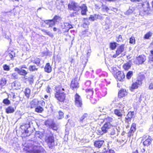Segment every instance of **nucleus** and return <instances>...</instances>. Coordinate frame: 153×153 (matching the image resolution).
<instances>
[{
  "instance_id": "nucleus-5",
  "label": "nucleus",
  "mask_w": 153,
  "mask_h": 153,
  "mask_svg": "<svg viewBox=\"0 0 153 153\" xmlns=\"http://www.w3.org/2000/svg\"><path fill=\"white\" fill-rule=\"evenodd\" d=\"M68 8L70 10H73L76 12H78L80 10V8L79 4L73 1H71L68 4Z\"/></svg>"
},
{
  "instance_id": "nucleus-22",
  "label": "nucleus",
  "mask_w": 153,
  "mask_h": 153,
  "mask_svg": "<svg viewBox=\"0 0 153 153\" xmlns=\"http://www.w3.org/2000/svg\"><path fill=\"white\" fill-rule=\"evenodd\" d=\"M142 7L143 9V12L147 13L149 10V4L148 2H145L144 3L142 4Z\"/></svg>"
},
{
  "instance_id": "nucleus-9",
  "label": "nucleus",
  "mask_w": 153,
  "mask_h": 153,
  "mask_svg": "<svg viewBox=\"0 0 153 153\" xmlns=\"http://www.w3.org/2000/svg\"><path fill=\"white\" fill-rule=\"evenodd\" d=\"M151 137L149 135L144 136L142 138V140H145L143 142V144L145 146H148L152 142Z\"/></svg>"
},
{
  "instance_id": "nucleus-52",
  "label": "nucleus",
  "mask_w": 153,
  "mask_h": 153,
  "mask_svg": "<svg viewBox=\"0 0 153 153\" xmlns=\"http://www.w3.org/2000/svg\"><path fill=\"white\" fill-rule=\"evenodd\" d=\"M40 60L39 58H36L35 59L33 63L36 64L38 66L39 64L40 63Z\"/></svg>"
},
{
  "instance_id": "nucleus-36",
  "label": "nucleus",
  "mask_w": 153,
  "mask_h": 153,
  "mask_svg": "<svg viewBox=\"0 0 153 153\" xmlns=\"http://www.w3.org/2000/svg\"><path fill=\"white\" fill-rule=\"evenodd\" d=\"M102 10L103 11H106V12H108L110 9V7L108 8L106 6L103 5L102 3Z\"/></svg>"
},
{
  "instance_id": "nucleus-29",
  "label": "nucleus",
  "mask_w": 153,
  "mask_h": 153,
  "mask_svg": "<svg viewBox=\"0 0 153 153\" xmlns=\"http://www.w3.org/2000/svg\"><path fill=\"white\" fill-rule=\"evenodd\" d=\"M7 79L4 77H2L0 79V86L2 87L4 86L7 83Z\"/></svg>"
},
{
  "instance_id": "nucleus-54",
  "label": "nucleus",
  "mask_w": 153,
  "mask_h": 153,
  "mask_svg": "<svg viewBox=\"0 0 153 153\" xmlns=\"http://www.w3.org/2000/svg\"><path fill=\"white\" fill-rule=\"evenodd\" d=\"M104 153H115V152L113 150L109 149L106 151L104 152Z\"/></svg>"
},
{
  "instance_id": "nucleus-20",
  "label": "nucleus",
  "mask_w": 153,
  "mask_h": 153,
  "mask_svg": "<svg viewBox=\"0 0 153 153\" xmlns=\"http://www.w3.org/2000/svg\"><path fill=\"white\" fill-rule=\"evenodd\" d=\"M80 10H81V13L82 15H85L88 11L87 7L85 4H83L80 6Z\"/></svg>"
},
{
  "instance_id": "nucleus-39",
  "label": "nucleus",
  "mask_w": 153,
  "mask_h": 153,
  "mask_svg": "<svg viewBox=\"0 0 153 153\" xmlns=\"http://www.w3.org/2000/svg\"><path fill=\"white\" fill-rule=\"evenodd\" d=\"M116 44V42L111 43L110 44V48L112 50H114L117 47Z\"/></svg>"
},
{
  "instance_id": "nucleus-64",
  "label": "nucleus",
  "mask_w": 153,
  "mask_h": 153,
  "mask_svg": "<svg viewBox=\"0 0 153 153\" xmlns=\"http://www.w3.org/2000/svg\"><path fill=\"white\" fill-rule=\"evenodd\" d=\"M76 12H75V13H72V14H71V15H70L71 16V17H73V16H74V14H76Z\"/></svg>"
},
{
  "instance_id": "nucleus-23",
  "label": "nucleus",
  "mask_w": 153,
  "mask_h": 153,
  "mask_svg": "<svg viewBox=\"0 0 153 153\" xmlns=\"http://www.w3.org/2000/svg\"><path fill=\"white\" fill-rule=\"evenodd\" d=\"M87 96V97L88 99H90L93 94V91L92 89H87L85 90Z\"/></svg>"
},
{
  "instance_id": "nucleus-56",
  "label": "nucleus",
  "mask_w": 153,
  "mask_h": 153,
  "mask_svg": "<svg viewBox=\"0 0 153 153\" xmlns=\"http://www.w3.org/2000/svg\"><path fill=\"white\" fill-rule=\"evenodd\" d=\"M131 119L130 118H128V117H126L125 118V122L126 123H129V122H130L131 120Z\"/></svg>"
},
{
  "instance_id": "nucleus-21",
  "label": "nucleus",
  "mask_w": 153,
  "mask_h": 153,
  "mask_svg": "<svg viewBox=\"0 0 153 153\" xmlns=\"http://www.w3.org/2000/svg\"><path fill=\"white\" fill-rule=\"evenodd\" d=\"M16 109V107L10 106L5 108V112L7 114L13 113Z\"/></svg>"
},
{
  "instance_id": "nucleus-14",
  "label": "nucleus",
  "mask_w": 153,
  "mask_h": 153,
  "mask_svg": "<svg viewBox=\"0 0 153 153\" xmlns=\"http://www.w3.org/2000/svg\"><path fill=\"white\" fill-rule=\"evenodd\" d=\"M142 84V81L138 79L135 82L133 83L131 86V89H134L137 88Z\"/></svg>"
},
{
  "instance_id": "nucleus-60",
  "label": "nucleus",
  "mask_w": 153,
  "mask_h": 153,
  "mask_svg": "<svg viewBox=\"0 0 153 153\" xmlns=\"http://www.w3.org/2000/svg\"><path fill=\"white\" fill-rule=\"evenodd\" d=\"M20 68L23 69L24 68L26 69H27V68L26 66L25 65H22L20 67Z\"/></svg>"
},
{
  "instance_id": "nucleus-8",
  "label": "nucleus",
  "mask_w": 153,
  "mask_h": 153,
  "mask_svg": "<svg viewBox=\"0 0 153 153\" xmlns=\"http://www.w3.org/2000/svg\"><path fill=\"white\" fill-rule=\"evenodd\" d=\"M45 124L47 126L54 130H57L58 127L56 125L53 121L47 120L45 121Z\"/></svg>"
},
{
  "instance_id": "nucleus-45",
  "label": "nucleus",
  "mask_w": 153,
  "mask_h": 153,
  "mask_svg": "<svg viewBox=\"0 0 153 153\" xmlns=\"http://www.w3.org/2000/svg\"><path fill=\"white\" fill-rule=\"evenodd\" d=\"M102 5V3L101 2H99L98 4H95V8L97 9H100Z\"/></svg>"
},
{
  "instance_id": "nucleus-55",
  "label": "nucleus",
  "mask_w": 153,
  "mask_h": 153,
  "mask_svg": "<svg viewBox=\"0 0 153 153\" xmlns=\"http://www.w3.org/2000/svg\"><path fill=\"white\" fill-rule=\"evenodd\" d=\"M110 10H112L115 13H116L118 11L117 9L112 7H110Z\"/></svg>"
},
{
  "instance_id": "nucleus-19",
  "label": "nucleus",
  "mask_w": 153,
  "mask_h": 153,
  "mask_svg": "<svg viewBox=\"0 0 153 153\" xmlns=\"http://www.w3.org/2000/svg\"><path fill=\"white\" fill-rule=\"evenodd\" d=\"M117 79L120 81H121L125 78V75L123 72L118 71L116 74Z\"/></svg>"
},
{
  "instance_id": "nucleus-16",
  "label": "nucleus",
  "mask_w": 153,
  "mask_h": 153,
  "mask_svg": "<svg viewBox=\"0 0 153 153\" xmlns=\"http://www.w3.org/2000/svg\"><path fill=\"white\" fill-rule=\"evenodd\" d=\"M78 83L76 79H73L71 82V87L73 89H74L79 87Z\"/></svg>"
},
{
  "instance_id": "nucleus-1",
  "label": "nucleus",
  "mask_w": 153,
  "mask_h": 153,
  "mask_svg": "<svg viewBox=\"0 0 153 153\" xmlns=\"http://www.w3.org/2000/svg\"><path fill=\"white\" fill-rule=\"evenodd\" d=\"M43 134L40 131H36L35 134V137L36 140L34 139L33 141V146L31 150L28 151V153H44L45 150L41 145V142L39 140L43 137Z\"/></svg>"
},
{
  "instance_id": "nucleus-17",
  "label": "nucleus",
  "mask_w": 153,
  "mask_h": 153,
  "mask_svg": "<svg viewBox=\"0 0 153 153\" xmlns=\"http://www.w3.org/2000/svg\"><path fill=\"white\" fill-rule=\"evenodd\" d=\"M127 95L126 90L124 89H121L118 92V97L119 98L124 97Z\"/></svg>"
},
{
  "instance_id": "nucleus-18",
  "label": "nucleus",
  "mask_w": 153,
  "mask_h": 153,
  "mask_svg": "<svg viewBox=\"0 0 153 153\" xmlns=\"http://www.w3.org/2000/svg\"><path fill=\"white\" fill-rule=\"evenodd\" d=\"M104 142L103 140H96L94 143V146L96 148H100L102 146Z\"/></svg>"
},
{
  "instance_id": "nucleus-58",
  "label": "nucleus",
  "mask_w": 153,
  "mask_h": 153,
  "mask_svg": "<svg viewBox=\"0 0 153 153\" xmlns=\"http://www.w3.org/2000/svg\"><path fill=\"white\" fill-rule=\"evenodd\" d=\"M47 35H48L50 37H53V34L51 33L49 31H48L46 33Z\"/></svg>"
},
{
  "instance_id": "nucleus-50",
  "label": "nucleus",
  "mask_w": 153,
  "mask_h": 153,
  "mask_svg": "<svg viewBox=\"0 0 153 153\" xmlns=\"http://www.w3.org/2000/svg\"><path fill=\"white\" fill-rule=\"evenodd\" d=\"M3 68L4 71H9L10 69V66L6 64L3 65Z\"/></svg>"
},
{
  "instance_id": "nucleus-51",
  "label": "nucleus",
  "mask_w": 153,
  "mask_h": 153,
  "mask_svg": "<svg viewBox=\"0 0 153 153\" xmlns=\"http://www.w3.org/2000/svg\"><path fill=\"white\" fill-rule=\"evenodd\" d=\"M133 11V10L132 9H129L127 11L125 12L124 13L125 15H128L132 13Z\"/></svg>"
},
{
  "instance_id": "nucleus-42",
  "label": "nucleus",
  "mask_w": 153,
  "mask_h": 153,
  "mask_svg": "<svg viewBox=\"0 0 153 153\" xmlns=\"http://www.w3.org/2000/svg\"><path fill=\"white\" fill-rule=\"evenodd\" d=\"M152 33L149 31L145 35L144 38L145 39H148L152 36Z\"/></svg>"
},
{
  "instance_id": "nucleus-31",
  "label": "nucleus",
  "mask_w": 153,
  "mask_h": 153,
  "mask_svg": "<svg viewBox=\"0 0 153 153\" xmlns=\"http://www.w3.org/2000/svg\"><path fill=\"white\" fill-rule=\"evenodd\" d=\"M18 74L16 72L13 73L10 75V77L11 79H17L18 78Z\"/></svg>"
},
{
  "instance_id": "nucleus-28",
  "label": "nucleus",
  "mask_w": 153,
  "mask_h": 153,
  "mask_svg": "<svg viewBox=\"0 0 153 153\" xmlns=\"http://www.w3.org/2000/svg\"><path fill=\"white\" fill-rule=\"evenodd\" d=\"M131 62H127L123 65V67L124 69L126 70H127L131 68Z\"/></svg>"
},
{
  "instance_id": "nucleus-2",
  "label": "nucleus",
  "mask_w": 153,
  "mask_h": 153,
  "mask_svg": "<svg viewBox=\"0 0 153 153\" xmlns=\"http://www.w3.org/2000/svg\"><path fill=\"white\" fill-rule=\"evenodd\" d=\"M64 89L62 88L56 91L55 94V98L61 102H64L65 99V94L63 91Z\"/></svg>"
},
{
  "instance_id": "nucleus-32",
  "label": "nucleus",
  "mask_w": 153,
  "mask_h": 153,
  "mask_svg": "<svg viewBox=\"0 0 153 153\" xmlns=\"http://www.w3.org/2000/svg\"><path fill=\"white\" fill-rule=\"evenodd\" d=\"M113 120V119L112 117H108L103 120V121L105 122V123H110Z\"/></svg>"
},
{
  "instance_id": "nucleus-53",
  "label": "nucleus",
  "mask_w": 153,
  "mask_h": 153,
  "mask_svg": "<svg viewBox=\"0 0 153 153\" xmlns=\"http://www.w3.org/2000/svg\"><path fill=\"white\" fill-rule=\"evenodd\" d=\"M27 81H28L30 84H32L33 82V79L32 77H28L27 79Z\"/></svg>"
},
{
  "instance_id": "nucleus-12",
  "label": "nucleus",
  "mask_w": 153,
  "mask_h": 153,
  "mask_svg": "<svg viewBox=\"0 0 153 153\" xmlns=\"http://www.w3.org/2000/svg\"><path fill=\"white\" fill-rule=\"evenodd\" d=\"M146 56L143 55L139 56L137 58L136 63L138 65L142 64L146 60Z\"/></svg>"
},
{
  "instance_id": "nucleus-6",
  "label": "nucleus",
  "mask_w": 153,
  "mask_h": 153,
  "mask_svg": "<svg viewBox=\"0 0 153 153\" xmlns=\"http://www.w3.org/2000/svg\"><path fill=\"white\" fill-rule=\"evenodd\" d=\"M124 106L123 105H121L118 107V109H115L114 110V113L119 117V119L121 118L123 116V114L124 112Z\"/></svg>"
},
{
  "instance_id": "nucleus-38",
  "label": "nucleus",
  "mask_w": 153,
  "mask_h": 153,
  "mask_svg": "<svg viewBox=\"0 0 153 153\" xmlns=\"http://www.w3.org/2000/svg\"><path fill=\"white\" fill-rule=\"evenodd\" d=\"M2 102L4 104L7 105H8L10 104V101L7 98L4 99Z\"/></svg>"
},
{
  "instance_id": "nucleus-13",
  "label": "nucleus",
  "mask_w": 153,
  "mask_h": 153,
  "mask_svg": "<svg viewBox=\"0 0 153 153\" xmlns=\"http://www.w3.org/2000/svg\"><path fill=\"white\" fill-rule=\"evenodd\" d=\"M61 27L63 29H64L65 32H68L69 30L73 28L72 25L68 23H64L61 25Z\"/></svg>"
},
{
  "instance_id": "nucleus-4",
  "label": "nucleus",
  "mask_w": 153,
  "mask_h": 153,
  "mask_svg": "<svg viewBox=\"0 0 153 153\" xmlns=\"http://www.w3.org/2000/svg\"><path fill=\"white\" fill-rule=\"evenodd\" d=\"M61 19L60 16L56 15L53 19L45 20L44 22L46 25H49V27H50L54 25L56 22H59Z\"/></svg>"
},
{
  "instance_id": "nucleus-30",
  "label": "nucleus",
  "mask_w": 153,
  "mask_h": 153,
  "mask_svg": "<svg viewBox=\"0 0 153 153\" xmlns=\"http://www.w3.org/2000/svg\"><path fill=\"white\" fill-rule=\"evenodd\" d=\"M108 130L104 126H103L100 128V129H99L98 131L99 133L100 134H102L104 133H106L108 131Z\"/></svg>"
},
{
  "instance_id": "nucleus-44",
  "label": "nucleus",
  "mask_w": 153,
  "mask_h": 153,
  "mask_svg": "<svg viewBox=\"0 0 153 153\" xmlns=\"http://www.w3.org/2000/svg\"><path fill=\"white\" fill-rule=\"evenodd\" d=\"M58 118L59 119H61L64 117V114L62 111H59L58 112Z\"/></svg>"
},
{
  "instance_id": "nucleus-62",
  "label": "nucleus",
  "mask_w": 153,
  "mask_h": 153,
  "mask_svg": "<svg viewBox=\"0 0 153 153\" xmlns=\"http://www.w3.org/2000/svg\"><path fill=\"white\" fill-rule=\"evenodd\" d=\"M94 18H95V20L98 19V15L95 14L94 15Z\"/></svg>"
},
{
  "instance_id": "nucleus-40",
  "label": "nucleus",
  "mask_w": 153,
  "mask_h": 153,
  "mask_svg": "<svg viewBox=\"0 0 153 153\" xmlns=\"http://www.w3.org/2000/svg\"><path fill=\"white\" fill-rule=\"evenodd\" d=\"M88 114L87 113H84L83 115L79 119V121L80 122H82L83 120H84L85 118H86L88 116Z\"/></svg>"
},
{
  "instance_id": "nucleus-15",
  "label": "nucleus",
  "mask_w": 153,
  "mask_h": 153,
  "mask_svg": "<svg viewBox=\"0 0 153 153\" xmlns=\"http://www.w3.org/2000/svg\"><path fill=\"white\" fill-rule=\"evenodd\" d=\"M16 53L13 51H8V54L6 56V58L7 60H10L15 56Z\"/></svg>"
},
{
  "instance_id": "nucleus-48",
  "label": "nucleus",
  "mask_w": 153,
  "mask_h": 153,
  "mask_svg": "<svg viewBox=\"0 0 153 153\" xmlns=\"http://www.w3.org/2000/svg\"><path fill=\"white\" fill-rule=\"evenodd\" d=\"M135 41L134 37H131L129 39V43L131 44H135Z\"/></svg>"
},
{
  "instance_id": "nucleus-25",
  "label": "nucleus",
  "mask_w": 153,
  "mask_h": 153,
  "mask_svg": "<svg viewBox=\"0 0 153 153\" xmlns=\"http://www.w3.org/2000/svg\"><path fill=\"white\" fill-rule=\"evenodd\" d=\"M38 101L36 99L33 100L30 102L31 108H36L38 106Z\"/></svg>"
},
{
  "instance_id": "nucleus-61",
  "label": "nucleus",
  "mask_w": 153,
  "mask_h": 153,
  "mask_svg": "<svg viewBox=\"0 0 153 153\" xmlns=\"http://www.w3.org/2000/svg\"><path fill=\"white\" fill-rule=\"evenodd\" d=\"M98 16V19H102V16L101 14H97Z\"/></svg>"
},
{
  "instance_id": "nucleus-10",
  "label": "nucleus",
  "mask_w": 153,
  "mask_h": 153,
  "mask_svg": "<svg viewBox=\"0 0 153 153\" xmlns=\"http://www.w3.org/2000/svg\"><path fill=\"white\" fill-rule=\"evenodd\" d=\"M124 50V45L123 44L121 45L119 47H118L117 51H116V53L115 54H114L112 57L113 58H116L120 54L123 52Z\"/></svg>"
},
{
  "instance_id": "nucleus-26",
  "label": "nucleus",
  "mask_w": 153,
  "mask_h": 153,
  "mask_svg": "<svg viewBox=\"0 0 153 153\" xmlns=\"http://www.w3.org/2000/svg\"><path fill=\"white\" fill-rule=\"evenodd\" d=\"M22 128L24 129L23 133L28 134L29 133V129L30 128V126L29 124H26L24 126H21Z\"/></svg>"
},
{
  "instance_id": "nucleus-33",
  "label": "nucleus",
  "mask_w": 153,
  "mask_h": 153,
  "mask_svg": "<svg viewBox=\"0 0 153 153\" xmlns=\"http://www.w3.org/2000/svg\"><path fill=\"white\" fill-rule=\"evenodd\" d=\"M149 58L148 64L151 65L153 67V54H150Z\"/></svg>"
},
{
  "instance_id": "nucleus-57",
  "label": "nucleus",
  "mask_w": 153,
  "mask_h": 153,
  "mask_svg": "<svg viewBox=\"0 0 153 153\" xmlns=\"http://www.w3.org/2000/svg\"><path fill=\"white\" fill-rule=\"evenodd\" d=\"M42 53L43 54L42 56H46L48 55V52L47 51H43L42 52Z\"/></svg>"
},
{
  "instance_id": "nucleus-47",
  "label": "nucleus",
  "mask_w": 153,
  "mask_h": 153,
  "mask_svg": "<svg viewBox=\"0 0 153 153\" xmlns=\"http://www.w3.org/2000/svg\"><path fill=\"white\" fill-rule=\"evenodd\" d=\"M134 115V112L133 111H130L128 112V114H127L126 117L128 118H131L133 117Z\"/></svg>"
},
{
  "instance_id": "nucleus-7",
  "label": "nucleus",
  "mask_w": 153,
  "mask_h": 153,
  "mask_svg": "<svg viewBox=\"0 0 153 153\" xmlns=\"http://www.w3.org/2000/svg\"><path fill=\"white\" fill-rule=\"evenodd\" d=\"M74 98L75 105L78 107H82V103L80 96L76 93L74 96Z\"/></svg>"
},
{
  "instance_id": "nucleus-34",
  "label": "nucleus",
  "mask_w": 153,
  "mask_h": 153,
  "mask_svg": "<svg viewBox=\"0 0 153 153\" xmlns=\"http://www.w3.org/2000/svg\"><path fill=\"white\" fill-rule=\"evenodd\" d=\"M30 92V90L28 88H25L24 91V93L25 96L27 98H29Z\"/></svg>"
},
{
  "instance_id": "nucleus-3",
  "label": "nucleus",
  "mask_w": 153,
  "mask_h": 153,
  "mask_svg": "<svg viewBox=\"0 0 153 153\" xmlns=\"http://www.w3.org/2000/svg\"><path fill=\"white\" fill-rule=\"evenodd\" d=\"M45 141L49 148L51 149L55 146L54 138L52 134H48L45 137Z\"/></svg>"
},
{
  "instance_id": "nucleus-37",
  "label": "nucleus",
  "mask_w": 153,
  "mask_h": 153,
  "mask_svg": "<svg viewBox=\"0 0 153 153\" xmlns=\"http://www.w3.org/2000/svg\"><path fill=\"white\" fill-rule=\"evenodd\" d=\"M38 68L36 67V66L34 65H30L29 67V70L30 71H37Z\"/></svg>"
},
{
  "instance_id": "nucleus-63",
  "label": "nucleus",
  "mask_w": 153,
  "mask_h": 153,
  "mask_svg": "<svg viewBox=\"0 0 153 153\" xmlns=\"http://www.w3.org/2000/svg\"><path fill=\"white\" fill-rule=\"evenodd\" d=\"M42 31L43 32L45 33H47V30H45V29H42Z\"/></svg>"
},
{
  "instance_id": "nucleus-27",
  "label": "nucleus",
  "mask_w": 153,
  "mask_h": 153,
  "mask_svg": "<svg viewBox=\"0 0 153 153\" xmlns=\"http://www.w3.org/2000/svg\"><path fill=\"white\" fill-rule=\"evenodd\" d=\"M45 72L48 73H50L51 71V67L49 63H47L46 64L45 68Z\"/></svg>"
},
{
  "instance_id": "nucleus-59",
  "label": "nucleus",
  "mask_w": 153,
  "mask_h": 153,
  "mask_svg": "<svg viewBox=\"0 0 153 153\" xmlns=\"http://www.w3.org/2000/svg\"><path fill=\"white\" fill-rule=\"evenodd\" d=\"M89 19L90 20L93 21L94 20H95V18H94V16H91L89 18Z\"/></svg>"
},
{
  "instance_id": "nucleus-35",
  "label": "nucleus",
  "mask_w": 153,
  "mask_h": 153,
  "mask_svg": "<svg viewBox=\"0 0 153 153\" xmlns=\"http://www.w3.org/2000/svg\"><path fill=\"white\" fill-rule=\"evenodd\" d=\"M43 108L39 106H37L35 109L36 112L38 113H42L43 111Z\"/></svg>"
},
{
  "instance_id": "nucleus-24",
  "label": "nucleus",
  "mask_w": 153,
  "mask_h": 153,
  "mask_svg": "<svg viewBox=\"0 0 153 153\" xmlns=\"http://www.w3.org/2000/svg\"><path fill=\"white\" fill-rule=\"evenodd\" d=\"M135 127L136 124L134 123L132 124L131 126L130 130L128 133V135L131 136L133 135L134 132L136 130Z\"/></svg>"
},
{
  "instance_id": "nucleus-43",
  "label": "nucleus",
  "mask_w": 153,
  "mask_h": 153,
  "mask_svg": "<svg viewBox=\"0 0 153 153\" xmlns=\"http://www.w3.org/2000/svg\"><path fill=\"white\" fill-rule=\"evenodd\" d=\"M103 126L108 130L112 127L110 123H105Z\"/></svg>"
},
{
  "instance_id": "nucleus-41",
  "label": "nucleus",
  "mask_w": 153,
  "mask_h": 153,
  "mask_svg": "<svg viewBox=\"0 0 153 153\" xmlns=\"http://www.w3.org/2000/svg\"><path fill=\"white\" fill-rule=\"evenodd\" d=\"M133 72L132 71H128L126 74V78L128 79H130L133 75Z\"/></svg>"
},
{
  "instance_id": "nucleus-46",
  "label": "nucleus",
  "mask_w": 153,
  "mask_h": 153,
  "mask_svg": "<svg viewBox=\"0 0 153 153\" xmlns=\"http://www.w3.org/2000/svg\"><path fill=\"white\" fill-rule=\"evenodd\" d=\"M117 129L116 128H111L110 134L111 135H114L115 134L116 132L117 131Z\"/></svg>"
},
{
  "instance_id": "nucleus-49",
  "label": "nucleus",
  "mask_w": 153,
  "mask_h": 153,
  "mask_svg": "<svg viewBox=\"0 0 153 153\" xmlns=\"http://www.w3.org/2000/svg\"><path fill=\"white\" fill-rule=\"evenodd\" d=\"M117 41L118 42H120L123 41V39L121 35H119L116 37Z\"/></svg>"
},
{
  "instance_id": "nucleus-11",
  "label": "nucleus",
  "mask_w": 153,
  "mask_h": 153,
  "mask_svg": "<svg viewBox=\"0 0 153 153\" xmlns=\"http://www.w3.org/2000/svg\"><path fill=\"white\" fill-rule=\"evenodd\" d=\"M14 71L18 72V73L21 75L25 76L27 75L28 73V70L24 69L19 68H16L14 69Z\"/></svg>"
}]
</instances>
